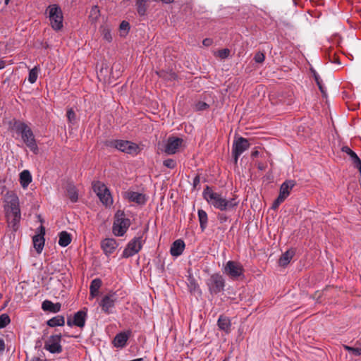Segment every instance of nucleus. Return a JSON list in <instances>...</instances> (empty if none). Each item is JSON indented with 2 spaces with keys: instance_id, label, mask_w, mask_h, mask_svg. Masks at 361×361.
Wrapping results in <instances>:
<instances>
[{
  "instance_id": "f8f14e48",
  "label": "nucleus",
  "mask_w": 361,
  "mask_h": 361,
  "mask_svg": "<svg viewBox=\"0 0 361 361\" xmlns=\"http://www.w3.org/2000/svg\"><path fill=\"white\" fill-rule=\"evenodd\" d=\"M183 142L182 138L170 136L161 150L168 155L174 154L178 152Z\"/></svg>"
},
{
  "instance_id": "7ed1b4c3",
  "label": "nucleus",
  "mask_w": 361,
  "mask_h": 361,
  "mask_svg": "<svg viewBox=\"0 0 361 361\" xmlns=\"http://www.w3.org/2000/svg\"><path fill=\"white\" fill-rule=\"evenodd\" d=\"M46 13H48L51 27L56 31L61 30L63 16L61 7L57 4L49 5L46 10Z\"/></svg>"
},
{
  "instance_id": "864d4df0",
  "label": "nucleus",
  "mask_w": 361,
  "mask_h": 361,
  "mask_svg": "<svg viewBox=\"0 0 361 361\" xmlns=\"http://www.w3.org/2000/svg\"><path fill=\"white\" fill-rule=\"evenodd\" d=\"M6 66V61L0 59V70L4 68Z\"/></svg>"
},
{
  "instance_id": "2eb2a0df",
  "label": "nucleus",
  "mask_w": 361,
  "mask_h": 361,
  "mask_svg": "<svg viewBox=\"0 0 361 361\" xmlns=\"http://www.w3.org/2000/svg\"><path fill=\"white\" fill-rule=\"evenodd\" d=\"M8 226L10 227L13 231H16L18 229L20 221L21 219L20 212H8L6 213Z\"/></svg>"
},
{
  "instance_id": "49530a36",
  "label": "nucleus",
  "mask_w": 361,
  "mask_h": 361,
  "mask_svg": "<svg viewBox=\"0 0 361 361\" xmlns=\"http://www.w3.org/2000/svg\"><path fill=\"white\" fill-rule=\"evenodd\" d=\"M120 29L121 30H128L130 29L129 23L126 21H123L120 25Z\"/></svg>"
},
{
  "instance_id": "ddd939ff",
  "label": "nucleus",
  "mask_w": 361,
  "mask_h": 361,
  "mask_svg": "<svg viewBox=\"0 0 361 361\" xmlns=\"http://www.w3.org/2000/svg\"><path fill=\"white\" fill-rule=\"evenodd\" d=\"M116 300L117 295L116 292H110L103 297L99 305L104 313L109 314L112 312L111 310L114 307Z\"/></svg>"
},
{
  "instance_id": "9b49d317",
  "label": "nucleus",
  "mask_w": 361,
  "mask_h": 361,
  "mask_svg": "<svg viewBox=\"0 0 361 361\" xmlns=\"http://www.w3.org/2000/svg\"><path fill=\"white\" fill-rule=\"evenodd\" d=\"M61 334L51 335L45 341L44 348L52 354L61 353L63 350L61 345Z\"/></svg>"
},
{
  "instance_id": "1a4fd4ad",
  "label": "nucleus",
  "mask_w": 361,
  "mask_h": 361,
  "mask_svg": "<svg viewBox=\"0 0 361 361\" xmlns=\"http://www.w3.org/2000/svg\"><path fill=\"white\" fill-rule=\"evenodd\" d=\"M93 189L97 193L100 201L104 205L110 206L113 203L110 191L104 183L99 181L94 183L93 185Z\"/></svg>"
},
{
  "instance_id": "6e6d98bb",
  "label": "nucleus",
  "mask_w": 361,
  "mask_h": 361,
  "mask_svg": "<svg viewBox=\"0 0 361 361\" xmlns=\"http://www.w3.org/2000/svg\"><path fill=\"white\" fill-rule=\"evenodd\" d=\"M343 348H344L345 350H347L348 352H349L350 353H351L353 347L349 346V345H343Z\"/></svg>"
},
{
  "instance_id": "3c124183",
  "label": "nucleus",
  "mask_w": 361,
  "mask_h": 361,
  "mask_svg": "<svg viewBox=\"0 0 361 361\" xmlns=\"http://www.w3.org/2000/svg\"><path fill=\"white\" fill-rule=\"evenodd\" d=\"M200 183V178L197 175L193 178V187L196 188Z\"/></svg>"
},
{
  "instance_id": "a19ab883",
  "label": "nucleus",
  "mask_w": 361,
  "mask_h": 361,
  "mask_svg": "<svg viewBox=\"0 0 361 361\" xmlns=\"http://www.w3.org/2000/svg\"><path fill=\"white\" fill-rule=\"evenodd\" d=\"M67 118L69 123L74 124L75 122V114L72 109H69L67 111Z\"/></svg>"
},
{
  "instance_id": "bb28decb",
  "label": "nucleus",
  "mask_w": 361,
  "mask_h": 361,
  "mask_svg": "<svg viewBox=\"0 0 361 361\" xmlns=\"http://www.w3.org/2000/svg\"><path fill=\"white\" fill-rule=\"evenodd\" d=\"M32 182V176L28 170H23L20 173V183L23 188H26Z\"/></svg>"
},
{
  "instance_id": "f704fd0d",
  "label": "nucleus",
  "mask_w": 361,
  "mask_h": 361,
  "mask_svg": "<svg viewBox=\"0 0 361 361\" xmlns=\"http://www.w3.org/2000/svg\"><path fill=\"white\" fill-rule=\"evenodd\" d=\"M39 68L37 66H35L33 68H32L29 72L28 75V81L33 84L36 82L38 76V72H39Z\"/></svg>"
},
{
  "instance_id": "8fccbe9b",
  "label": "nucleus",
  "mask_w": 361,
  "mask_h": 361,
  "mask_svg": "<svg viewBox=\"0 0 361 361\" xmlns=\"http://www.w3.org/2000/svg\"><path fill=\"white\" fill-rule=\"evenodd\" d=\"M5 350V342L0 338V355H2Z\"/></svg>"
},
{
  "instance_id": "0eeeda50",
  "label": "nucleus",
  "mask_w": 361,
  "mask_h": 361,
  "mask_svg": "<svg viewBox=\"0 0 361 361\" xmlns=\"http://www.w3.org/2000/svg\"><path fill=\"white\" fill-rule=\"evenodd\" d=\"M206 284L210 294L217 295L224 290L225 287V280L222 275L219 273H215L211 275L207 280Z\"/></svg>"
},
{
  "instance_id": "ea45409f",
  "label": "nucleus",
  "mask_w": 361,
  "mask_h": 361,
  "mask_svg": "<svg viewBox=\"0 0 361 361\" xmlns=\"http://www.w3.org/2000/svg\"><path fill=\"white\" fill-rule=\"evenodd\" d=\"M163 165L168 169H173L176 166V161L173 159H167L164 161Z\"/></svg>"
},
{
  "instance_id": "603ef678",
  "label": "nucleus",
  "mask_w": 361,
  "mask_h": 361,
  "mask_svg": "<svg viewBox=\"0 0 361 361\" xmlns=\"http://www.w3.org/2000/svg\"><path fill=\"white\" fill-rule=\"evenodd\" d=\"M279 205L280 204L277 201L274 200V202L272 204L271 208L273 209H276L279 207Z\"/></svg>"
},
{
  "instance_id": "72a5a7b5",
  "label": "nucleus",
  "mask_w": 361,
  "mask_h": 361,
  "mask_svg": "<svg viewBox=\"0 0 361 361\" xmlns=\"http://www.w3.org/2000/svg\"><path fill=\"white\" fill-rule=\"evenodd\" d=\"M67 196L72 202H76L78 199V192L75 186L69 185L66 189Z\"/></svg>"
},
{
  "instance_id": "09e8293b",
  "label": "nucleus",
  "mask_w": 361,
  "mask_h": 361,
  "mask_svg": "<svg viewBox=\"0 0 361 361\" xmlns=\"http://www.w3.org/2000/svg\"><path fill=\"white\" fill-rule=\"evenodd\" d=\"M286 198V197L279 192L278 197L275 200L281 204Z\"/></svg>"
},
{
  "instance_id": "2f4dec72",
  "label": "nucleus",
  "mask_w": 361,
  "mask_h": 361,
  "mask_svg": "<svg viewBox=\"0 0 361 361\" xmlns=\"http://www.w3.org/2000/svg\"><path fill=\"white\" fill-rule=\"evenodd\" d=\"M188 281V287L190 293H200L199 285L193 276H189Z\"/></svg>"
},
{
  "instance_id": "7c9ffc66",
  "label": "nucleus",
  "mask_w": 361,
  "mask_h": 361,
  "mask_svg": "<svg viewBox=\"0 0 361 361\" xmlns=\"http://www.w3.org/2000/svg\"><path fill=\"white\" fill-rule=\"evenodd\" d=\"M47 324L50 327L62 326L65 324V319L61 315H57L49 319Z\"/></svg>"
},
{
  "instance_id": "f03ea898",
  "label": "nucleus",
  "mask_w": 361,
  "mask_h": 361,
  "mask_svg": "<svg viewBox=\"0 0 361 361\" xmlns=\"http://www.w3.org/2000/svg\"><path fill=\"white\" fill-rule=\"evenodd\" d=\"M16 131L20 134L23 142L35 154H38L39 148L32 129L24 122L18 121L14 124Z\"/></svg>"
},
{
  "instance_id": "aec40b11",
  "label": "nucleus",
  "mask_w": 361,
  "mask_h": 361,
  "mask_svg": "<svg viewBox=\"0 0 361 361\" xmlns=\"http://www.w3.org/2000/svg\"><path fill=\"white\" fill-rule=\"evenodd\" d=\"M185 247L184 241L181 239H178L172 243L170 248V253L173 257H177L183 254Z\"/></svg>"
},
{
  "instance_id": "5701e85b",
  "label": "nucleus",
  "mask_w": 361,
  "mask_h": 361,
  "mask_svg": "<svg viewBox=\"0 0 361 361\" xmlns=\"http://www.w3.org/2000/svg\"><path fill=\"white\" fill-rule=\"evenodd\" d=\"M61 304L59 302L53 303L50 300H44L42 304V308L44 311H48L53 313H57L61 310Z\"/></svg>"
},
{
  "instance_id": "c85d7f7f",
  "label": "nucleus",
  "mask_w": 361,
  "mask_h": 361,
  "mask_svg": "<svg viewBox=\"0 0 361 361\" xmlns=\"http://www.w3.org/2000/svg\"><path fill=\"white\" fill-rule=\"evenodd\" d=\"M198 219L200 221V226L202 231H204L207 227L208 216L205 211L203 209H198L197 212Z\"/></svg>"
},
{
  "instance_id": "680f3d73",
  "label": "nucleus",
  "mask_w": 361,
  "mask_h": 361,
  "mask_svg": "<svg viewBox=\"0 0 361 361\" xmlns=\"http://www.w3.org/2000/svg\"><path fill=\"white\" fill-rule=\"evenodd\" d=\"M10 0H5V4L6 5H8V3H9Z\"/></svg>"
},
{
  "instance_id": "b1692460",
  "label": "nucleus",
  "mask_w": 361,
  "mask_h": 361,
  "mask_svg": "<svg viewBox=\"0 0 361 361\" xmlns=\"http://www.w3.org/2000/svg\"><path fill=\"white\" fill-rule=\"evenodd\" d=\"M127 197L130 202H133L139 204H143L146 201L145 195L137 192H128L127 193Z\"/></svg>"
},
{
  "instance_id": "4c0bfd02",
  "label": "nucleus",
  "mask_w": 361,
  "mask_h": 361,
  "mask_svg": "<svg viewBox=\"0 0 361 361\" xmlns=\"http://www.w3.org/2000/svg\"><path fill=\"white\" fill-rule=\"evenodd\" d=\"M209 107V105L204 102L198 101L195 104V111H204Z\"/></svg>"
},
{
  "instance_id": "39448f33",
  "label": "nucleus",
  "mask_w": 361,
  "mask_h": 361,
  "mask_svg": "<svg viewBox=\"0 0 361 361\" xmlns=\"http://www.w3.org/2000/svg\"><path fill=\"white\" fill-rule=\"evenodd\" d=\"M106 145L109 147L117 149L122 152L129 154H137L139 149L138 145L137 144L128 140H108L106 142Z\"/></svg>"
},
{
  "instance_id": "de8ad7c7",
  "label": "nucleus",
  "mask_w": 361,
  "mask_h": 361,
  "mask_svg": "<svg viewBox=\"0 0 361 361\" xmlns=\"http://www.w3.org/2000/svg\"><path fill=\"white\" fill-rule=\"evenodd\" d=\"M212 43H213V40L211 38H205L202 41V44L205 47H209L212 44Z\"/></svg>"
},
{
  "instance_id": "37998d69",
  "label": "nucleus",
  "mask_w": 361,
  "mask_h": 361,
  "mask_svg": "<svg viewBox=\"0 0 361 361\" xmlns=\"http://www.w3.org/2000/svg\"><path fill=\"white\" fill-rule=\"evenodd\" d=\"M230 54V50L228 49H223L218 51V56L221 59H226Z\"/></svg>"
},
{
  "instance_id": "13d9d810",
  "label": "nucleus",
  "mask_w": 361,
  "mask_h": 361,
  "mask_svg": "<svg viewBox=\"0 0 361 361\" xmlns=\"http://www.w3.org/2000/svg\"><path fill=\"white\" fill-rule=\"evenodd\" d=\"M258 154H259V152H258V151H257V150H255V151H254V152H252L251 156H252V157H257V156H258Z\"/></svg>"
},
{
  "instance_id": "c756f323",
  "label": "nucleus",
  "mask_w": 361,
  "mask_h": 361,
  "mask_svg": "<svg viewBox=\"0 0 361 361\" xmlns=\"http://www.w3.org/2000/svg\"><path fill=\"white\" fill-rule=\"evenodd\" d=\"M59 245L61 247H66L71 242V234L67 231H61L59 235Z\"/></svg>"
},
{
  "instance_id": "dca6fc26",
  "label": "nucleus",
  "mask_w": 361,
  "mask_h": 361,
  "mask_svg": "<svg viewBox=\"0 0 361 361\" xmlns=\"http://www.w3.org/2000/svg\"><path fill=\"white\" fill-rule=\"evenodd\" d=\"M118 245L116 240L114 238H105L101 242V247L106 256L111 255Z\"/></svg>"
},
{
  "instance_id": "a211bd4d",
  "label": "nucleus",
  "mask_w": 361,
  "mask_h": 361,
  "mask_svg": "<svg viewBox=\"0 0 361 361\" xmlns=\"http://www.w3.org/2000/svg\"><path fill=\"white\" fill-rule=\"evenodd\" d=\"M40 230L41 233L35 235L32 238L34 247L36 250L37 252L39 254L42 252L44 245V235L45 233V230L43 226H40Z\"/></svg>"
},
{
  "instance_id": "a18cd8bd",
  "label": "nucleus",
  "mask_w": 361,
  "mask_h": 361,
  "mask_svg": "<svg viewBox=\"0 0 361 361\" xmlns=\"http://www.w3.org/2000/svg\"><path fill=\"white\" fill-rule=\"evenodd\" d=\"M351 354L355 356L361 355V347H353Z\"/></svg>"
},
{
  "instance_id": "4468645a",
  "label": "nucleus",
  "mask_w": 361,
  "mask_h": 361,
  "mask_svg": "<svg viewBox=\"0 0 361 361\" xmlns=\"http://www.w3.org/2000/svg\"><path fill=\"white\" fill-rule=\"evenodd\" d=\"M6 205L5 206L6 213L8 212H20L18 197L14 194H8L6 199Z\"/></svg>"
},
{
  "instance_id": "6e6552de",
  "label": "nucleus",
  "mask_w": 361,
  "mask_h": 361,
  "mask_svg": "<svg viewBox=\"0 0 361 361\" xmlns=\"http://www.w3.org/2000/svg\"><path fill=\"white\" fill-rule=\"evenodd\" d=\"M145 240H142V235L135 236L128 242L125 247L122 257L128 258L138 253L142 247Z\"/></svg>"
},
{
  "instance_id": "79ce46f5",
  "label": "nucleus",
  "mask_w": 361,
  "mask_h": 361,
  "mask_svg": "<svg viewBox=\"0 0 361 361\" xmlns=\"http://www.w3.org/2000/svg\"><path fill=\"white\" fill-rule=\"evenodd\" d=\"M265 59V56H264V54L261 52V51H258L255 54V56H254V60L256 63H262L264 62Z\"/></svg>"
},
{
  "instance_id": "6ab92c4d",
  "label": "nucleus",
  "mask_w": 361,
  "mask_h": 361,
  "mask_svg": "<svg viewBox=\"0 0 361 361\" xmlns=\"http://www.w3.org/2000/svg\"><path fill=\"white\" fill-rule=\"evenodd\" d=\"M87 309L84 308L83 310H79L75 313L73 316V323L74 326L83 328L85 325V322L87 319Z\"/></svg>"
},
{
  "instance_id": "5fc2aeb1",
  "label": "nucleus",
  "mask_w": 361,
  "mask_h": 361,
  "mask_svg": "<svg viewBox=\"0 0 361 361\" xmlns=\"http://www.w3.org/2000/svg\"><path fill=\"white\" fill-rule=\"evenodd\" d=\"M67 325L68 326H74V323H73V319H71V318H68L67 319Z\"/></svg>"
},
{
  "instance_id": "f257e3e1",
  "label": "nucleus",
  "mask_w": 361,
  "mask_h": 361,
  "mask_svg": "<svg viewBox=\"0 0 361 361\" xmlns=\"http://www.w3.org/2000/svg\"><path fill=\"white\" fill-rule=\"evenodd\" d=\"M202 196L208 204L220 211H228L235 209L238 204L235 198L227 200L221 193L214 192L208 185L204 189Z\"/></svg>"
},
{
  "instance_id": "f3484780",
  "label": "nucleus",
  "mask_w": 361,
  "mask_h": 361,
  "mask_svg": "<svg viewBox=\"0 0 361 361\" xmlns=\"http://www.w3.org/2000/svg\"><path fill=\"white\" fill-rule=\"evenodd\" d=\"M341 151L346 153L350 157V161L354 167L357 169L361 173V160L357 154L348 146L342 147Z\"/></svg>"
},
{
  "instance_id": "4be33fe9",
  "label": "nucleus",
  "mask_w": 361,
  "mask_h": 361,
  "mask_svg": "<svg viewBox=\"0 0 361 361\" xmlns=\"http://www.w3.org/2000/svg\"><path fill=\"white\" fill-rule=\"evenodd\" d=\"M130 333L120 332L114 338L113 344L116 348H123L126 345Z\"/></svg>"
},
{
  "instance_id": "cd10ccee",
  "label": "nucleus",
  "mask_w": 361,
  "mask_h": 361,
  "mask_svg": "<svg viewBox=\"0 0 361 361\" xmlns=\"http://www.w3.org/2000/svg\"><path fill=\"white\" fill-rule=\"evenodd\" d=\"M102 286V281L99 279H94L92 281L90 286V293L92 298L98 295L99 289Z\"/></svg>"
},
{
  "instance_id": "58836bf2",
  "label": "nucleus",
  "mask_w": 361,
  "mask_h": 361,
  "mask_svg": "<svg viewBox=\"0 0 361 361\" xmlns=\"http://www.w3.org/2000/svg\"><path fill=\"white\" fill-rule=\"evenodd\" d=\"M314 80H315V81L317 82V85H318V87H319V90L321 91V92L323 94H325V91H324V87L322 85V81L319 75L316 72H314Z\"/></svg>"
},
{
  "instance_id": "c03bdc74",
  "label": "nucleus",
  "mask_w": 361,
  "mask_h": 361,
  "mask_svg": "<svg viewBox=\"0 0 361 361\" xmlns=\"http://www.w3.org/2000/svg\"><path fill=\"white\" fill-rule=\"evenodd\" d=\"M157 74L159 75V77H163L166 79H175L176 78V75L174 73H170V75L169 77H166L165 76V73L164 71H160V72H158Z\"/></svg>"
},
{
  "instance_id": "c9c22d12",
  "label": "nucleus",
  "mask_w": 361,
  "mask_h": 361,
  "mask_svg": "<svg viewBox=\"0 0 361 361\" xmlns=\"http://www.w3.org/2000/svg\"><path fill=\"white\" fill-rule=\"evenodd\" d=\"M102 32L103 35V38L110 42L112 40V36L111 33V30L108 27H102Z\"/></svg>"
},
{
  "instance_id": "bf43d9fd",
  "label": "nucleus",
  "mask_w": 361,
  "mask_h": 361,
  "mask_svg": "<svg viewBox=\"0 0 361 361\" xmlns=\"http://www.w3.org/2000/svg\"><path fill=\"white\" fill-rule=\"evenodd\" d=\"M355 346L356 347H361V342L357 341L356 343H355Z\"/></svg>"
},
{
  "instance_id": "20e7f679",
  "label": "nucleus",
  "mask_w": 361,
  "mask_h": 361,
  "mask_svg": "<svg viewBox=\"0 0 361 361\" xmlns=\"http://www.w3.org/2000/svg\"><path fill=\"white\" fill-rule=\"evenodd\" d=\"M130 226V221L125 216L124 212L118 210L114 216L112 231L116 236H123Z\"/></svg>"
},
{
  "instance_id": "0e129e2a",
  "label": "nucleus",
  "mask_w": 361,
  "mask_h": 361,
  "mask_svg": "<svg viewBox=\"0 0 361 361\" xmlns=\"http://www.w3.org/2000/svg\"><path fill=\"white\" fill-rule=\"evenodd\" d=\"M223 361H227V360H223Z\"/></svg>"
},
{
  "instance_id": "052dcab7",
  "label": "nucleus",
  "mask_w": 361,
  "mask_h": 361,
  "mask_svg": "<svg viewBox=\"0 0 361 361\" xmlns=\"http://www.w3.org/2000/svg\"><path fill=\"white\" fill-rule=\"evenodd\" d=\"M31 361H43V360H40L39 358L35 357V358L32 359Z\"/></svg>"
},
{
  "instance_id": "4d7b16f0",
  "label": "nucleus",
  "mask_w": 361,
  "mask_h": 361,
  "mask_svg": "<svg viewBox=\"0 0 361 361\" xmlns=\"http://www.w3.org/2000/svg\"><path fill=\"white\" fill-rule=\"evenodd\" d=\"M219 220L222 222V221H226L227 218L226 216L224 215V214H221L219 216Z\"/></svg>"
},
{
  "instance_id": "e433bc0d",
  "label": "nucleus",
  "mask_w": 361,
  "mask_h": 361,
  "mask_svg": "<svg viewBox=\"0 0 361 361\" xmlns=\"http://www.w3.org/2000/svg\"><path fill=\"white\" fill-rule=\"evenodd\" d=\"M11 322L10 317L6 314L0 315V329L5 328Z\"/></svg>"
},
{
  "instance_id": "393cba45",
  "label": "nucleus",
  "mask_w": 361,
  "mask_h": 361,
  "mask_svg": "<svg viewBox=\"0 0 361 361\" xmlns=\"http://www.w3.org/2000/svg\"><path fill=\"white\" fill-rule=\"evenodd\" d=\"M295 254V250L294 249H290L286 251L282 254L281 257L279 259V264L282 267H286L289 264L292 258Z\"/></svg>"
},
{
  "instance_id": "473e14b6",
  "label": "nucleus",
  "mask_w": 361,
  "mask_h": 361,
  "mask_svg": "<svg viewBox=\"0 0 361 361\" xmlns=\"http://www.w3.org/2000/svg\"><path fill=\"white\" fill-rule=\"evenodd\" d=\"M135 1L138 15L141 17L145 16L147 8L146 1L144 0H135Z\"/></svg>"
},
{
  "instance_id": "9d476101",
  "label": "nucleus",
  "mask_w": 361,
  "mask_h": 361,
  "mask_svg": "<svg viewBox=\"0 0 361 361\" xmlns=\"http://www.w3.org/2000/svg\"><path fill=\"white\" fill-rule=\"evenodd\" d=\"M250 142L247 139L240 137L235 140L232 146V155L234 162H238L239 157L250 147Z\"/></svg>"
},
{
  "instance_id": "e2e57ef3",
  "label": "nucleus",
  "mask_w": 361,
  "mask_h": 361,
  "mask_svg": "<svg viewBox=\"0 0 361 361\" xmlns=\"http://www.w3.org/2000/svg\"><path fill=\"white\" fill-rule=\"evenodd\" d=\"M1 298V294L0 293V298Z\"/></svg>"
},
{
  "instance_id": "423d86ee",
  "label": "nucleus",
  "mask_w": 361,
  "mask_h": 361,
  "mask_svg": "<svg viewBox=\"0 0 361 361\" xmlns=\"http://www.w3.org/2000/svg\"><path fill=\"white\" fill-rule=\"evenodd\" d=\"M223 273L228 276L232 280H238L244 276V268L243 265L237 262L229 260L223 267Z\"/></svg>"
},
{
  "instance_id": "412c9836",
  "label": "nucleus",
  "mask_w": 361,
  "mask_h": 361,
  "mask_svg": "<svg viewBox=\"0 0 361 361\" xmlns=\"http://www.w3.org/2000/svg\"><path fill=\"white\" fill-rule=\"evenodd\" d=\"M217 325L219 329L221 331H224L226 334L231 333V322L228 317L223 314L220 315L217 321Z\"/></svg>"
},
{
  "instance_id": "a878e982",
  "label": "nucleus",
  "mask_w": 361,
  "mask_h": 361,
  "mask_svg": "<svg viewBox=\"0 0 361 361\" xmlns=\"http://www.w3.org/2000/svg\"><path fill=\"white\" fill-rule=\"evenodd\" d=\"M295 182L293 180H288L283 182L280 187V193L288 197L290 190L295 186Z\"/></svg>"
}]
</instances>
